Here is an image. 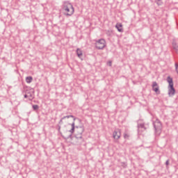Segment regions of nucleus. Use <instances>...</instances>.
<instances>
[{
  "instance_id": "nucleus-1",
  "label": "nucleus",
  "mask_w": 178,
  "mask_h": 178,
  "mask_svg": "<svg viewBox=\"0 0 178 178\" xmlns=\"http://www.w3.org/2000/svg\"><path fill=\"white\" fill-rule=\"evenodd\" d=\"M62 9L65 16H72L74 13V7H73V5L68 1L63 2Z\"/></svg>"
},
{
  "instance_id": "nucleus-2",
  "label": "nucleus",
  "mask_w": 178,
  "mask_h": 178,
  "mask_svg": "<svg viewBox=\"0 0 178 178\" xmlns=\"http://www.w3.org/2000/svg\"><path fill=\"white\" fill-rule=\"evenodd\" d=\"M106 47V41L105 39H99L95 42V48L97 49H104Z\"/></svg>"
},
{
  "instance_id": "nucleus-3",
  "label": "nucleus",
  "mask_w": 178,
  "mask_h": 178,
  "mask_svg": "<svg viewBox=\"0 0 178 178\" xmlns=\"http://www.w3.org/2000/svg\"><path fill=\"white\" fill-rule=\"evenodd\" d=\"M153 126L155 130V133H161L162 130V122L159 119L156 118L155 121H153Z\"/></svg>"
},
{
  "instance_id": "nucleus-4",
  "label": "nucleus",
  "mask_w": 178,
  "mask_h": 178,
  "mask_svg": "<svg viewBox=\"0 0 178 178\" xmlns=\"http://www.w3.org/2000/svg\"><path fill=\"white\" fill-rule=\"evenodd\" d=\"M66 119H69L70 118H74V122L72 123L71 126H72V129L69 131L70 133H71L70 135H69V136L67 138H72V133H74V129H75V123H74V120H76V118L72 115H67L65 116Z\"/></svg>"
},
{
  "instance_id": "nucleus-5",
  "label": "nucleus",
  "mask_w": 178,
  "mask_h": 178,
  "mask_svg": "<svg viewBox=\"0 0 178 178\" xmlns=\"http://www.w3.org/2000/svg\"><path fill=\"white\" fill-rule=\"evenodd\" d=\"M147 128L145 127V124L144 123H138V134H141L143 131H145Z\"/></svg>"
},
{
  "instance_id": "nucleus-6",
  "label": "nucleus",
  "mask_w": 178,
  "mask_h": 178,
  "mask_svg": "<svg viewBox=\"0 0 178 178\" xmlns=\"http://www.w3.org/2000/svg\"><path fill=\"white\" fill-rule=\"evenodd\" d=\"M121 136L120 129H115L113 133V137L115 140H119Z\"/></svg>"
},
{
  "instance_id": "nucleus-7",
  "label": "nucleus",
  "mask_w": 178,
  "mask_h": 178,
  "mask_svg": "<svg viewBox=\"0 0 178 178\" xmlns=\"http://www.w3.org/2000/svg\"><path fill=\"white\" fill-rule=\"evenodd\" d=\"M152 90L156 92V94H161V91H159V86H158V83L154 81L152 83Z\"/></svg>"
},
{
  "instance_id": "nucleus-8",
  "label": "nucleus",
  "mask_w": 178,
  "mask_h": 178,
  "mask_svg": "<svg viewBox=\"0 0 178 178\" xmlns=\"http://www.w3.org/2000/svg\"><path fill=\"white\" fill-rule=\"evenodd\" d=\"M176 92V90L172 86H168V95L169 97H173L175 95V93Z\"/></svg>"
},
{
  "instance_id": "nucleus-9",
  "label": "nucleus",
  "mask_w": 178,
  "mask_h": 178,
  "mask_svg": "<svg viewBox=\"0 0 178 178\" xmlns=\"http://www.w3.org/2000/svg\"><path fill=\"white\" fill-rule=\"evenodd\" d=\"M79 136H76V138H77V140H82L83 141V136H81V134H83V133H84V127H80L79 128Z\"/></svg>"
},
{
  "instance_id": "nucleus-10",
  "label": "nucleus",
  "mask_w": 178,
  "mask_h": 178,
  "mask_svg": "<svg viewBox=\"0 0 178 178\" xmlns=\"http://www.w3.org/2000/svg\"><path fill=\"white\" fill-rule=\"evenodd\" d=\"M76 54L78 58H79V59H81V60H83V51H81L80 48L76 49Z\"/></svg>"
},
{
  "instance_id": "nucleus-11",
  "label": "nucleus",
  "mask_w": 178,
  "mask_h": 178,
  "mask_svg": "<svg viewBox=\"0 0 178 178\" xmlns=\"http://www.w3.org/2000/svg\"><path fill=\"white\" fill-rule=\"evenodd\" d=\"M172 44V48H173L174 51L176 52V54H178L177 43L176 42V41H173Z\"/></svg>"
},
{
  "instance_id": "nucleus-12",
  "label": "nucleus",
  "mask_w": 178,
  "mask_h": 178,
  "mask_svg": "<svg viewBox=\"0 0 178 178\" xmlns=\"http://www.w3.org/2000/svg\"><path fill=\"white\" fill-rule=\"evenodd\" d=\"M167 81L169 84V87L173 86V79H172V77L168 76Z\"/></svg>"
},
{
  "instance_id": "nucleus-13",
  "label": "nucleus",
  "mask_w": 178,
  "mask_h": 178,
  "mask_svg": "<svg viewBox=\"0 0 178 178\" xmlns=\"http://www.w3.org/2000/svg\"><path fill=\"white\" fill-rule=\"evenodd\" d=\"M115 27L119 33H123V29H122V24H117Z\"/></svg>"
},
{
  "instance_id": "nucleus-14",
  "label": "nucleus",
  "mask_w": 178,
  "mask_h": 178,
  "mask_svg": "<svg viewBox=\"0 0 178 178\" xmlns=\"http://www.w3.org/2000/svg\"><path fill=\"white\" fill-rule=\"evenodd\" d=\"M31 81H33V76H26V82L28 84H30V83H31Z\"/></svg>"
},
{
  "instance_id": "nucleus-15",
  "label": "nucleus",
  "mask_w": 178,
  "mask_h": 178,
  "mask_svg": "<svg viewBox=\"0 0 178 178\" xmlns=\"http://www.w3.org/2000/svg\"><path fill=\"white\" fill-rule=\"evenodd\" d=\"M155 2L159 6H161L163 3L162 0H155Z\"/></svg>"
},
{
  "instance_id": "nucleus-16",
  "label": "nucleus",
  "mask_w": 178,
  "mask_h": 178,
  "mask_svg": "<svg viewBox=\"0 0 178 178\" xmlns=\"http://www.w3.org/2000/svg\"><path fill=\"white\" fill-rule=\"evenodd\" d=\"M29 95V101H33V99H34V96H33V94L30 93Z\"/></svg>"
},
{
  "instance_id": "nucleus-17",
  "label": "nucleus",
  "mask_w": 178,
  "mask_h": 178,
  "mask_svg": "<svg viewBox=\"0 0 178 178\" xmlns=\"http://www.w3.org/2000/svg\"><path fill=\"white\" fill-rule=\"evenodd\" d=\"M38 108H39L38 105H37V104H35L33 106V111H37L38 109Z\"/></svg>"
},
{
  "instance_id": "nucleus-18",
  "label": "nucleus",
  "mask_w": 178,
  "mask_h": 178,
  "mask_svg": "<svg viewBox=\"0 0 178 178\" xmlns=\"http://www.w3.org/2000/svg\"><path fill=\"white\" fill-rule=\"evenodd\" d=\"M175 70H176V72L178 74V64H177V63H175Z\"/></svg>"
},
{
  "instance_id": "nucleus-19",
  "label": "nucleus",
  "mask_w": 178,
  "mask_h": 178,
  "mask_svg": "<svg viewBox=\"0 0 178 178\" xmlns=\"http://www.w3.org/2000/svg\"><path fill=\"white\" fill-rule=\"evenodd\" d=\"M108 65V66H112V61H109Z\"/></svg>"
},
{
  "instance_id": "nucleus-20",
  "label": "nucleus",
  "mask_w": 178,
  "mask_h": 178,
  "mask_svg": "<svg viewBox=\"0 0 178 178\" xmlns=\"http://www.w3.org/2000/svg\"><path fill=\"white\" fill-rule=\"evenodd\" d=\"M30 96H29V95H24V98H29Z\"/></svg>"
},
{
  "instance_id": "nucleus-21",
  "label": "nucleus",
  "mask_w": 178,
  "mask_h": 178,
  "mask_svg": "<svg viewBox=\"0 0 178 178\" xmlns=\"http://www.w3.org/2000/svg\"><path fill=\"white\" fill-rule=\"evenodd\" d=\"M61 123H63V120H62V118L59 121V124H60Z\"/></svg>"
},
{
  "instance_id": "nucleus-22",
  "label": "nucleus",
  "mask_w": 178,
  "mask_h": 178,
  "mask_svg": "<svg viewBox=\"0 0 178 178\" xmlns=\"http://www.w3.org/2000/svg\"><path fill=\"white\" fill-rule=\"evenodd\" d=\"M165 165L168 166V165H169V160H167L165 162Z\"/></svg>"
},
{
  "instance_id": "nucleus-23",
  "label": "nucleus",
  "mask_w": 178,
  "mask_h": 178,
  "mask_svg": "<svg viewBox=\"0 0 178 178\" xmlns=\"http://www.w3.org/2000/svg\"><path fill=\"white\" fill-rule=\"evenodd\" d=\"M63 120H65V119H66V116H64L61 118Z\"/></svg>"
},
{
  "instance_id": "nucleus-24",
  "label": "nucleus",
  "mask_w": 178,
  "mask_h": 178,
  "mask_svg": "<svg viewBox=\"0 0 178 178\" xmlns=\"http://www.w3.org/2000/svg\"><path fill=\"white\" fill-rule=\"evenodd\" d=\"M58 131H60V127H58Z\"/></svg>"
}]
</instances>
